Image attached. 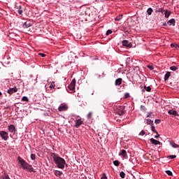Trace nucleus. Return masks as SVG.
<instances>
[{"label":"nucleus","mask_w":179,"mask_h":179,"mask_svg":"<svg viewBox=\"0 0 179 179\" xmlns=\"http://www.w3.org/2000/svg\"><path fill=\"white\" fill-rule=\"evenodd\" d=\"M17 160L18 162V164H20V169L25 170V171H27L28 173H36L33 166L27 163V162H26V160H24L23 158L21 157H17Z\"/></svg>","instance_id":"f257e3e1"},{"label":"nucleus","mask_w":179,"mask_h":179,"mask_svg":"<svg viewBox=\"0 0 179 179\" xmlns=\"http://www.w3.org/2000/svg\"><path fill=\"white\" fill-rule=\"evenodd\" d=\"M53 162L55 164H56L57 169H61L62 170H64L66 167H68V164H66V161L65 159L59 156H58L57 154L53 153Z\"/></svg>","instance_id":"f03ea898"},{"label":"nucleus","mask_w":179,"mask_h":179,"mask_svg":"<svg viewBox=\"0 0 179 179\" xmlns=\"http://www.w3.org/2000/svg\"><path fill=\"white\" fill-rule=\"evenodd\" d=\"M34 23L31 20H24V21L21 22L20 27L21 29H29V27H31Z\"/></svg>","instance_id":"7ed1b4c3"},{"label":"nucleus","mask_w":179,"mask_h":179,"mask_svg":"<svg viewBox=\"0 0 179 179\" xmlns=\"http://www.w3.org/2000/svg\"><path fill=\"white\" fill-rule=\"evenodd\" d=\"M115 110H116L118 115H124L125 114V106H116Z\"/></svg>","instance_id":"20e7f679"},{"label":"nucleus","mask_w":179,"mask_h":179,"mask_svg":"<svg viewBox=\"0 0 179 179\" xmlns=\"http://www.w3.org/2000/svg\"><path fill=\"white\" fill-rule=\"evenodd\" d=\"M0 137L1 138L2 141L6 142L9 139V133L6 131H0Z\"/></svg>","instance_id":"39448f33"},{"label":"nucleus","mask_w":179,"mask_h":179,"mask_svg":"<svg viewBox=\"0 0 179 179\" xmlns=\"http://www.w3.org/2000/svg\"><path fill=\"white\" fill-rule=\"evenodd\" d=\"M7 129L8 132H10V134H13V135H15L16 132H17V129H16V127H15V125L13 124H9L7 127Z\"/></svg>","instance_id":"423d86ee"},{"label":"nucleus","mask_w":179,"mask_h":179,"mask_svg":"<svg viewBox=\"0 0 179 179\" xmlns=\"http://www.w3.org/2000/svg\"><path fill=\"white\" fill-rule=\"evenodd\" d=\"M75 86H76V80L74 78L69 85L68 88L69 89V90H71V92H73V90H75Z\"/></svg>","instance_id":"0eeeda50"},{"label":"nucleus","mask_w":179,"mask_h":179,"mask_svg":"<svg viewBox=\"0 0 179 179\" xmlns=\"http://www.w3.org/2000/svg\"><path fill=\"white\" fill-rule=\"evenodd\" d=\"M17 87H9L8 90H7V93L10 95L14 94V93H17Z\"/></svg>","instance_id":"6e6552de"},{"label":"nucleus","mask_w":179,"mask_h":179,"mask_svg":"<svg viewBox=\"0 0 179 179\" xmlns=\"http://www.w3.org/2000/svg\"><path fill=\"white\" fill-rule=\"evenodd\" d=\"M122 44L124 47H128L129 48H131V47H132V43L128 40L122 41Z\"/></svg>","instance_id":"1a4fd4ad"},{"label":"nucleus","mask_w":179,"mask_h":179,"mask_svg":"<svg viewBox=\"0 0 179 179\" xmlns=\"http://www.w3.org/2000/svg\"><path fill=\"white\" fill-rule=\"evenodd\" d=\"M119 156H122V159H127L128 154H127V150H122L121 152H119Z\"/></svg>","instance_id":"9d476101"},{"label":"nucleus","mask_w":179,"mask_h":179,"mask_svg":"<svg viewBox=\"0 0 179 179\" xmlns=\"http://www.w3.org/2000/svg\"><path fill=\"white\" fill-rule=\"evenodd\" d=\"M141 92L143 93H145V92H152V87H150V86H146L144 85L143 87H141Z\"/></svg>","instance_id":"9b49d317"},{"label":"nucleus","mask_w":179,"mask_h":179,"mask_svg":"<svg viewBox=\"0 0 179 179\" xmlns=\"http://www.w3.org/2000/svg\"><path fill=\"white\" fill-rule=\"evenodd\" d=\"M58 110L59 111H66V110H68V105L62 103L60 106H59Z\"/></svg>","instance_id":"f8f14e48"},{"label":"nucleus","mask_w":179,"mask_h":179,"mask_svg":"<svg viewBox=\"0 0 179 179\" xmlns=\"http://www.w3.org/2000/svg\"><path fill=\"white\" fill-rule=\"evenodd\" d=\"M150 142H151V143L152 145H162V143L153 138H150Z\"/></svg>","instance_id":"ddd939ff"},{"label":"nucleus","mask_w":179,"mask_h":179,"mask_svg":"<svg viewBox=\"0 0 179 179\" xmlns=\"http://www.w3.org/2000/svg\"><path fill=\"white\" fill-rule=\"evenodd\" d=\"M169 145L172 146L174 149H178L179 148V145L173 141H169Z\"/></svg>","instance_id":"4468645a"},{"label":"nucleus","mask_w":179,"mask_h":179,"mask_svg":"<svg viewBox=\"0 0 179 179\" xmlns=\"http://www.w3.org/2000/svg\"><path fill=\"white\" fill-rule=\"evenodd\" d=\"M167 24H169V26H176V20L174 18L169 20L167 22Z\"/></svg>","instance_id":"2eb2a0df"},{"label":"nucleus","mask_w":179,"mask_h":179,"mask_svg":"<svg viewBox=\"0 0 179 179\" xmlns=\"http://www.w3.org/2000/svg\"><path fill=\"white\" fill-rule=\"evenodd\" d=\"M168 113L170 114V115H174L175 117H178V113H177L174 110H169L168 111Z\"/></svg>","instance_id":"dca6fc26"},{"label":"nucleus","mask_w":179,"mask_h":179,"mask_svg":"<svg viewBox=\"0 0 179 179\" xmlns=\"http://www.w3.org/2000/svg\"><path fill=\"white\" fill-rule=\"evenodd\" d=\"M171 76V72L170 71H166V74L164 76V81L166 82V80H169V78Z\"/></svg>","instance_id":"f3484780"},{"label":"nucleus","mask_w":179,"mask_h":179,"mask_svg":"<svg viewBox=\"0 0 179 179\" xmlns=\"http://www.w3.org/2000/svg\"><path fill=\"white\" fill-rule=\"evenodd\" d=\"M122 83V78H121L116 79L115 81V86H120V85H121Z\"/></svg>","instance_id":"a211bd4d"},{"label":"nucleus","mask_w":179,"mask_h":179,"mask_svg":"<svg viewBox=\"0 0 179 179\" xmlns=\"http://www.w3.org/2000/svg\"><path fill=\"white\" fill-rule=\"evenodd\" d=\"M82 124H83V121L80 120V119L77 120L75 124L76 128H79Z\"/></svg>","instance_id":"6ab92c4d"},{"label":"nucleus","mask_w":179,"mask_h":179,"mask_svg":"<svg viewBox=\"0 0 179 179\" xmlns=\"http://www.w3.org/2000/svg\"><path fill=\"white\" fill-rule=\"evenodd\" d=\"M62 174H64V172L61 171H55V176H56V177H61V176H62Z\"/></svg>","instance_id":"aec40b11"},{"label":"nucleus","mask_w":179,"mask_h":179,"mask_svg":"<svg viewBox=\"0 0 179 179\" xmlns=\"http://www.w3.org/2000/svg\"><path fill=\"white\" fill-rule=\"evenodd\" d=\"M170 15H171V12H170L169 10H166L164 13L165 17L168 19V17H170Z\"/></svg>","instance_id":"412c9836"},{"label":"nucleus","mask_w":179,"mask_h":179,"mask_svg":"<svg viewBox=\"0 0 179 179\" xmlns=\"http://www.w3.org/2000/svg\"><path fill=\"white\" fill-rule=\"evenodd\" d=\"M179 66H171L170 67V70L173 71V72H176V71L178 70Z\"/></svg>","instance_id":"4be33fe9"},{"label":"nucleus","mask_w":179,"mask_h":179,"mask_svg":"<svg viewBox=\"0 0 179 179\" xmlns=\"http://www.w3.org/2000/svg\"><path fill=\"white\" fill-rule=\"evenodd\" d=\"M146 124H148V125H155V123H153V120L150 119H146Z\"/></svg>","instance_id":"5701e85b"},{"label":"nucleus","mask_w":179,"mask_h":179,"mask_svg":"<svg viewBox=\"0 0 179 179\" xmlns=\"http://www.w3.org/2000/svg\"><path fill=\"white\" fill-rule=\"evenodd\" d=\"M152 13H153V8H148L147 13L149 16H150V15H152Z\"/></svg>","instance_id":"b1692460"},{"label":"nucleus","mask_w":179,"mask_h":179,"mask_svg":"<svg viewBox=\"0 0 179 179\" xmlns=\"http://www.w3.org/2000/svg\"><path fill=\"white\" fill-rule=\"evenodd\" d=\"M147 118H155V115L152 112H148Z\"/></svg>","instance_id":"393cba45"},{"label":"nucleus","mask_w":179,"mask_h":179,"mask_svg":"<svg viewBox=\"0 0 179 179\" xmlns=\"http://www.w3.org/2000/svg\"><path fill=\"white\" fill-rule=\"evenodd\" d=\"M121 19H122V15H119L115 18V22H120Z\"/></svg>","instance_id":"a878e982"},{"label":"nucleus","mask_w":179,"mask_h":179,"mask_svg":"<svg viewBox=\"0 0 179 179\" xmlns=\"http://www.w3.org/2000/svg\"><path fill=\"white\" fill-rule=\"evenodd\" d=\"M22 101H24V103H28L29 98L26 96H22Z\"/></svg>","instance_id":"bb28decb"},{"label":"nucleus","mask_w":179,"mask_h":179,"mask_svg":"<svg viewBox=\"0 0 179 179\" xmlns=\"http://www.w3.org/2000/svg\"><path fill=\"white\" fill-rule=\"evenodd\" d=\"M164 10L163 9V8H160L158 10H155V13H164Z\"/></svg>","instance_id":"cd10ccee"},{"label":"nucleus","mask_w":179,"mask_h":179,"mask_svg":"<svg viewBox=\"0 0 179 179\" xmlns=\"http://www.w3.org/2000/svg\"><path fill=\"white\" fill-rule=\"evenodd\" d=\"M17 12L19 13V15H22V13H23V10H22V6H19L17 8Z\"/></svg>","instance_id":"c85d7f7f"},{"label":"nucleus","mask_w":179,"mask_h":179,"mask_svg":"<svg viewBox=\"0 0 179 179\" xmlns=\"http://www.w3.org/2000/svg\"><path fill=\"white\" fill-rule=\"evenodd\" d=\"M113 163L114 166H115L116 167H118V166H120V161L118 160H115L113 162Z\"/></svg>","instance_id":"c756f323"},{"label":"nucleus","mask_w":179,"mask_h":179,"mask_svg":"<svg viewBox=\"0 0 179 179\" xmlns=\"http://www.w3.org/2000/svg\"><path fill=\"white\" fill-rule=\"evenodd\" d=\"M151 131L152 132H155V134H157V131L155 127V124L151 125Z\"/></svg>","instance_id":"7c9ffc66"},{"label":"nucleus","mask_w":179,"mask_h":179,"mask_svg":"<svg viewBox=\"0 0 179 179\" xmlns=\"http://www.w3.org/2000/svg\"><path fill=\"white\" fill-rule=\"evenodd\" d=\"M50 89H54L55 87V83L52 82L51 84L49 86Z\"/></svg>","instance_id":"2f4dec72"},{"label":"nucleus","mask_w":179,"mask_h":179,"mask_svg":"<svg viewBox=\"0 0 179 179\" xmlns=\"http://www.w3.org/2000/svg\"><path fill=\"white\" fill-rule=\"evenodd\" d=\"M127 78L128 79V80H129V82H132V79H131V73H128L127 74Z\"/></svg>","instance_id":"473e14b6"},{"label":"nucleus","mask_w":179,"mask_h":179,"mask_svg":"<svg viewBox=\"0 0 179 179\" xmlns=\"http://www.w3.org/2000/svg\"><path fill=\"white\" fill-rule=\"evenodd\" d=\"M120 176L121 177V178H125V173L124 171H121L120 173Z\"/></svg>","instance_id":"72a5a7b5"},{"label":"nucleus","mask_w":179,"mask_h":179,"mask_svg":"<svg viewBox=\"0 0 179 179\" xmlns=\"http://www.w3.org/2000/svg\"><path fill=\"white\" fill-rule=\"evenodd\" d=\"M92 112H90V113L87 114V120H92Z\"/></svg>","instance_id":"f704fd0d"},{"label":"nucleus","mask_w":179,"mask_h":179,"mask_svg":"<svg viewBox=\"0 0 179 179\" xmlns=\"http://www.w3.org/2000/svg\"><path fill=\"white\" fill-rule=\"evenodd\" d=\"M165 173L170 176H173V172H171V171H170V170L166 171Z\"/></svg>","instance_id":"c9c22d12"},{"label":"nucleus","mask_w":179,"mask_h":179,"mask_svg":"<svg viewBox=\"0 0 179 179\" xmlns=\"http://www.w3.org/2000/svg\"><path fill=\"white\" fill-rule=\"evenodd\" d=\"M101 179H108V178H107V174H106V173H103Z\"/></svg>","instance_id":"e433bc0d"},{"label":"nucleus","mask_w":179,"mask_h":179,"mask_svg":"<svg viewBox=\"0 0 179 179\" xmlns=\"http://www.w3.org/2000/svg\"><path fill=\"white\" fill-rule=\"evenodd\" d=\"M110 34H113V31L111 29H108L106 31V36H110Z\"/></svg>","instance_id":"4c0bfd02"},{"label":"nucleus","mask_w":179,"mask_h":179,"mask_svg":"<svg viewBox=\"0 0 179 179\" xmlns=\"http://www.w3.org/2000/svg\"><path fill=\"white\" fill-rule=\"evenodd\" d=\"M131 95H129V92H126L124 94V99H129V97H130Z\"/></svg>","instance_id":"58836bf2"},{"label":"nucleus","mask_w":179,"mask_h":179,"mask_svg":"<svg viewBox=\"0 0 179 179\" xmlns=\"http://www.w3.org/2000/svg\"><path fill=\"white\" fill-rule=\"evenodd\" d=\"M147 67L148 68V69H150V71H153V69H155V66H152V65H148Z\"/></svg>","instance_id":"ea45409f"},{"label":"nucleus","mask_w":179,"mask_h":179,"mask_svg":"<svg viewBox=\"0 0 179 179\" xmlns=\"http://www.w3.org/2000/svg\"><path fill=\"white\" fill-rule=\"evenodd\" d=\"M176 157H177V155H169V156H168V159H171V160L173 159H176Z\"/></svg>","instance_id":"a19ab883"},{"label":"nucleus","mask_w":179,"mask_h":179,"mask_svg":"<svg viewBox=\"0 0 179 179\" xmlns=\"http://www.w3.org/2000/svg\"><path fill=\"white\" fill-rule=\"evenodd\" d=\"M31 159L36 160V155L35 154H31Z\"/></svg>","instance_id":"79ce46f5"},{"label":"nucleus","mask_w":179,"mask_h":179,"mask_svg":"<svg viewBox=\"0 0 179 179\" xmlns=\"http://www.w3.org/2000/svg\"><path fill=\"white\" fill-rule=\"evenodd\" d=\"M141 111H145V110H146V107H145V106H143V105H141Z\"/></svg>","instance_id":"37998d69"},{"label":"nucleus","mask_w":179,"mask_h":179,"mask_svg":"<svg viewBox=\"0 0 179 179\" xmlns=\"http://www.w3.org/2000/svg\"><path fill=\"white\" fill-rule=\"evenodd\" d=\"M160 122H162V120H159V119H157V120H155V124H160Z\"/></svg>","instance_id":"c03bdc74"},{"label":"nucleus","mask_w":179,"mask_h":179,"mask_svg":"<svg viewBox=\"0 0 179 179\" xmlns=\"http://www.w3.org/2000/svg\"><path fill=\"white\" fill-rule=\"evenodd\" d=\"M139 135H141V136H143V135H145V131L142 130L140 133Z\"/></svg>","instance_id":"a18cd8bd"},{"label":"nucleus","mask_w":179,"mask_h":179,"mask_svg":"<svg viewBox=\"0 0 179 179\" xmlns=\"http://www.w3.org/2000/svg\"><path fill=\"white\" fill-rule=\"evenodd\" d=\"M38 55L42 57V58H44L45 57V54H44V53H38Z\"/></svg>","instance_id":"49530a36"},{"label":"nucleus","mask_w":179,"mask_h":179,"mask_svg":"<svg viewBox=\"0 0 179 179\" xmlns=\"http://www.w3.org/2000/svg\"><path fill=\"white\" fill-rule=\"evenodd\" d=\"M160 136V134H159V132H157V135L155 136V138L157 139Z\"/></svg>","instance_id":"de8ad7c7"},{"label":"nucleus","mask_w":179,"mask_h":179,"mask_svg":"<svg viewBox=\"0 0 179 179\" xmlns=\"http://www.w3.org/2000/svg\"><path fill=\"white\" fill-rule=\"evenodd\" d=\"M175 48H176V50H178V48H179L178 44L175 43Z\"/></svg>","instance_id":"09e8293b"},{"label":"nucleus","mask_w":179,"mask_h":179,"mask_svg":"<svg viewBox=\"0 0 179 179\" xmlns=\"http://www.w3.org/2000/svg\"><path fill=\"white\" fill-rule=\"evenodd\" d=\"M171 47L172 48H175V47H176V43H171Z\"/></svg>","instance_id":"8fccbe9b"},{"label":"nucleus","mask_w":179,"mask_h":179,"mask_svg":"<svg viewBox=\"0 0 179 179\" xmlns=\"http://www.w3.org/2000/svg\"><path fill=\"white\" fill-rule=\"evenodd\" d=\"M163 26H167V23L164 22V23H163Z\"/></svg>","instance_id":"3c124183"},{"label":"nucleus","mask_w":179,"mask_h":179,"mask_svg":"<svg viewBox=\"0 0 179 179\" xmlns=\"http://www.w3.org/2000/svg\"><path fill=\"white\" fill-rule=\"evenodd\" d=\"M96 76H98V78H101V76L99 74H96Z\"/></svg>","instance_id":"603ef678"},{"label":"nucleus","mask_w":179,"mask_h":179,"mask_svg":"<svg viewBox=\"0 0 179 179\" xmlns=\"http://www.w3.org/2000/svg\"><path fill=\"white\" fill-rule=\"evenodd\" d=\"M0 96H2V92H0Z\"/></svg>","instance_id":"864d4df0"},{"label":"nucleus","mask_w":179,"mask_h":179,"mask_svg":"<svg viewBox=\"0 0 179 179\" xmlns=\"http://www.w3.org/2000/svg\"><path fill=\"white\" fill-rule=\"evenodd\" d=\"M102 75H103L102 76H103V77H104V73H102Z\"/></svg>","instance_id":"5fc2aeb1"},{"label":"nucleus","mask_w":179,"mask_h":179,"mask_svg":"<svg viewBox=\"0 0 179 179\" xmlns=\"http://www.w3.org/2000/svg\"><path fill=\"white\" fill-rule=\"evenodd\" d=\"M162 1H166V0H162Z\"/></svg>","instance_id":"6e6d98bb"}]
</instances>
